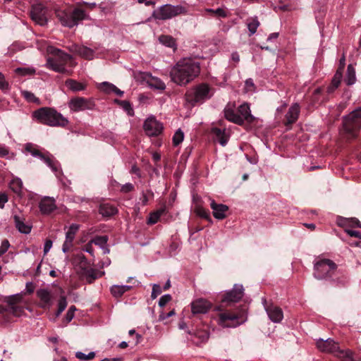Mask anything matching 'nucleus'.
Here are the masks:
<instances>
[{
  "label": "nucleus",
  "mask_w": 361,
  "mask_h": 361,
  "mask_svg": "<svg viewBox=\"0 0 361 361\" xmlns=\"http://www.w3.org/2000/svg\"><path fill=\"white\" fill-rule=\"evenodd\" d=\"M16 71L22 75H32L35 73V70L32 68H19L16 69Z\"/></svg>",
  "instance_id": "53"
},
{
  "label": "nucleus",
  "mask_w": 361,
  "mask_h": 361,
  "mask_svg": "<svg viewBox=\"0 0 361 361\" xmlns=\"http://www.w3.org/2000/svg\"><path fill=\"white\" fill-rule=\"evenodd\" d=\"M161 293V288L159 284H154L152 286V291L151 297L152 299H155Z\"/></svg>",
  "instance_id": "52"
},
{
  "label": "nucleus",
  "mask_w": 361,
  "mask_h": 361,
  "mask_svg": "<svg viewBox=\"0 0 361 361\" xmlns=\"http://www.w3.org/2000/svg\"><path fill=\"white\" fill-rule=\"evenodd\" d=\"M214 93V89L208 84L201 83L188 92L186 97L188 102L195 105L210 99Z\"/></svg>",
  "instance_id": "7"
},
{
  "label": "nucleus",
  "mask_w": 361,
  "mask_h": 361,
  "mask_svg": "<svg viewBox=\"0 0 361 361\" xmlns=\"http://www.w3.org/2000/svg\"><path fill=\"white\" fill-rule=\"evenodd\" d=\"M117 209L109 203H102L99 205V213L104 217H111L117 213Z\"/></svg>",
  "instance_id": "29"
},
{
  "label": "nucleus",
  "mask_w": 361,
  "mask_h": 361,
  "mask_svg": "<svg viewBox=\"0 0 361 361\" xmlns=\"http://www.w3.org/2000/svg\"><path fill=\"white\" fill-rule=\"evenodd\" d=\"M159 42L164 45L169 47H173L176 45L175 40L169 35H161L159 38Z\"/></svg>",
  "instance_id": "42"
},
{
  "label": "nucleus",
  "mask_w": 361,
  "mask_h": 361,
  "mask_svg": "<svg viewBox=\"0 0 361 361\" xmlns=\"http://www.w3.org/2000/svg\"><path fill=\"white\" fill-rule=\"evenodd\" d=\"M114 87H115V85L109 82H103L99 83L98 85V88L101 91H102L106 94L111 93L113 92Z\"/></svg>",
  "instance_id": "43"
},
{
  "label": "nucleus",
  "mask_w": 361,
  "mask_h": 361,
  "mask_svg": "<svg viewBox=\"0 0 361 361\" xmlns=\"http://www.w3.org/2000/svg\"><path fill=\"white\" fill-rule=\"evenodd\" d=\"M68 49L70 51L78 54L85 59L91 60L94 57V51L87 47L73 44Z\"/></svg>",
  "instance_id": "21"
},
{
  "label": "nucleus",
  "mask_w": 361,
  "mask_h": 361,
  "mask_svg": "<svg viewBox=\"0 0 361 361\" xmlns=\"http://www.w3.org/2000/svg\"><path fill=\"white\" fill-rule=\"evenodd\" d=\"M34 117L41 123L49 126H66L68 121L54 109L42 107L34 111Z\"/></svg>",
  "instance_id": "3"
},
{
  "label": "nucleus",
  "mask_w": 361,
  "mask_h": 361,
  "mask_svg": "<svg viewBox=\"0 0 361 361\" xmlns=\"http://www.w3.org/2000/svg\"><path fill=\"white\" fill-rule=\"evenodd\" d=\"M338 226L341 227H346L348 226H357L361 228V223L356 218L347 219L342 216H338L336 219Z\"/></svg>",
  "instance_id": "30"
},
{
  "label": "nucleus",
  "mask_w": 361,
  "mask_h": 361,
  "mask_svg": "<svg viewBox=\"0 0 361 361\" xmlns=\"http://www.w3.org/2000/svg\"><path fill=\"white\" fill-rule=\"evenodd\" d=\"M341 78L342 72L340 70H337L332 79L331 84L327 87L328 93H332L338 87L341 83Z\"/></svg>",
  "instance_id": "34"
},
{
  "label": "nucleus",
  "mask_w": 361,
  "mask_h": 361,
  "mask_svg": "<svg viewBox=\"0 0 361 361\" xmlns=\"http://www.w3.org/2000/svg\"><path fill=\"white\" fill-rule=\"evenodd\" d=\"M283 318L282 309L272 305V322H280Z\"/></svg>",
  "instance_id": "39"
},
{
  "label": "nucleus",
  "mask_w": 361,
  "mask_h": 361,
  "mask_svg": "<svg viewBox=\"0 0 361 361\" xmlns=\"http://www.w3.org/2000/svg\"><path fill=\"white\" fill-rule=\"evenodd\" d=\"M345 232L351 238L355 240L350 242V245L355 247H361V234L359 231H354L349 228H345Z\"/></svg>",
  "instance_id": "32"
},
{
  "label": "nucleus",
  "mask_w": 361,
  "mask_h": 361,
  "mask_svg": "<svg viewBox=\"0 0 361 361\" xmlns=\"http://www.w3.org/2000/svg\"><path fill=\"white\" fill-rule=\"evenodd\" d=\"M300 114V106L295 103L293 104L288 109L286 114V125H291L294 123L298 118Z\"/></svg>",
  "instance_id": "26"
},
{
  "label": "nucleus",
  "mask_w": 361,
  "mask_h": 361,
  "mask_svg": "<svg viewBox=\"0 0 361 361\" xmlns=\"http://www.w3.org/2000/svg\"><path fill=\"white\" fill-rule=\"evenodd\" d=\"M107 235L97 236L89 242V245H91L92 243L100 248H104L107 243Z\"/></svg>",
  "instance_id": "40"
},
{
  "label": "nucleus",
  "mask_w": 361,
  "mask_h": 361,
  "mask_svg": "<svg viewBox=\"0 0 361 361\" xmlns=\"http://www.w3.org/2000/svg\"><path fill=\"white\" fill-rule=\"evenodd\" d=\"M79 229V225L76 224H71L66 233V240L62 248H70L73 245V240Z\"/></svg>",
  "instance_id": "25"
},
{
  "label": "nucleus",
  "mask_w": 361,
  "mask_h": 361,
  "mask_svg": "<svg viewBox=\"0 0 361 361\" xmlns=\"http://www.w3.org/2000/svg\"><path fill=\"white\" fill-rule=\"evenodd\" d=\"M144 130L149 136H156L162 131V124L154 117L147 118L143 126Z\"/></svg>",
  "instance_id": "15"
},
{
  "label": "nucleus",
  "mask_w": 361,
  "mask_h": 361,
  "mask_svg": "<svg viewBox=\"0 0 361 361\" xmlns=\"http://www.w3.org/2000/svg\"><path fill=\"white\" fill-rule=\"evenodd\" d=\"M23 181L19 178H13L11 182V188L16 193L21 192Z\"/></svg>",
  "instance_id": "41"
},
{
  "label": "nucleus",
  "mask_w": 361,
  "mask_h": 361,
  "mask_svg": "<svg viewBox=\"0 0 361 361\" xmlns=\"http://www.w3.org/2000/svg\"><path fill=\"white\" fill-rule=\"evenodd\" d=\"M8 87V83L6 82L4 77L1 73H0V87L5 89Z\"/></svg>",
  "instance_id": "59"
},
{
  "label": "nucleus",
  "mask_w": 361,
  "mask_h": 361,
  "mask_svg": "<svg viewBox=\"0 0 361 361\" xmlns=\"http://www.w3.org/2000/svg\"><path fill=\"white\" fill-rule=\"evenodd\" d=\"M184 138V134L183 132L178 129L176 131L173 136V144L174 146H178L179 144H180Z\"/></svg>",
  "instance_id": "44"
},
{
  "label": "nucleus",
  "mask_w": 361,
  "mask_h": 361,
  "mask_svg": "<svg viewBox=\"0 0 361 361\" xmlns=\"http://www.w3.org/2000/svg\"><path fill=\"white\" fill-rule=\"evenodd\" d=\"M75 357L80 360H90L95 357V353L94 352H90L86 355L82 352L78 351L75 353Z\"/></svg>",
  "instance_id": "48"
},
{
  "label": "nucleus",
  "mask_w": 361,
  "mask_h": 361,
  "mask_svg": "<svg viewBox=\"0 0 361 361\" xmlns=\"http://www.w3.org/2000/svg\"><path fill=\"white\" fill-rule=\"evenodd\" d=\"M8 154V150L4 147H0V156L5 157Z\"/></svg>",
  "instance_id": "64"
},
{
  "label": "nucleus",
  "mask_w": 361,
  "mask_h": 361,
  "mask_svg": "<svg viewBox=\"0 0 361 361\" xmlns=\"http://www.w3.org/2000/svg\"><path fill=\"white\" fill-rule=\"evenodd\" d=\"M16 226L18 230L23 233L27 234L31 231V226L24 223V221L18 216H14Z\"/></svg>",
  "instance_id": "36"
},
{
  "label": "nucleus",
  "mask_w": 361,
  "mask_h": 361,
  "mask_svg": "<svg viewBox=\"0 0 361 361\" xmlns=\"http://www.w3.org/2000/svg\"><path fill=\"white\" fill-rule=\"evenodd\" d=\"M337 269V265L331 259H319L314 263V276L317 279H331Z\"/></svg>",
  "instance_id": "8"
},
{
  "label": "nucleus",
  "mask_w": 361,
  "mask_h": 361,
  "mask_svg": "<svg viewBox=\"0 0 361 361\" xmlns=\"http://www.w3.org/2000/svg\"><path fill=\"white\" fill-rule=\"evenodd\" d=\"M133 189H134L133 185L128 183H126L123 185H122L121 190V192L126 193V192L132 191Z\"/></svg>",
  "instance_id": "56"
},
{
  "label": "nucleus",
  "mask_w": 361,
  "mask_h": 361,
  "mask_svg": "<svg viewBox=\"0 0 361 361\" xmlns=\"http://www.w3.org/2000/svg\"><path fill=\"white\" fill-rule=\"evenodd\" d=\"M5 313L8 314V305L7 303L6 305H0V314H4Z\"/></svg>",
  "instance_id": "63"
},
{
  "label": "nucleus",
  "mask_w": 361,
  "mask_h": 361,
  "mask_svg": "<svg viewBox=\"0 0 361 361\" xmlns=\"http://www.w3.org/2000/svg\"><path fill=\"white\" fill-rule=\"evenodd\" d=\"M160 216L158 215V214H157L155 212L152 213L148 219V224H156L159 219Z\"/></svg>",
  "instance_id": "55"
},
{
  "label": "nucleus",
  "mask_w": 361,
  "mask_h": 361,
  "mask_svg": "<svg viewBox=\"0 0 361 361\" xmlns=\"http://www.w3.org/2000/svg\"><path fill=\"white\" fill-rule=\"evenodd\" d=\"M145 80L148 86L152 89L164 90L166 89L165 83L159 78L152 76L151 74H146Z\"/></svg>",
  "instance_id": "24"
},
{
  "label": "nucleus",
  "mask_w": 361,
  "mask_h": 361,
  "mask_svg": "<svg viewBox=\"0 0 361 361\" xmlns=\"http://www.w3.org/2000/svg\"><path fill=\"white\" fill-rule=\"evenodd\" d=\"M66 86L73 92L81 91L85 89V85L75 80L68 79L66 81Z\"/></svg>",
  "instance_id": "38"
},
{
  "label": "nucleus",
  "mask_w": 361,
  "mask_h": 361,
  "mask_svg": "<svg viewBox=\"0 0 361 361\" xmlns=\"http://www.w3.org/2000/svg\"><path fill=\"white\" fill-rule=\"evenodd\" d=\"M210 207L213 210V215L217 219H224L226 216V212L228 207L223 204H217L214 200H212Z\"/></svg>",
  "instance_id": "23"
},
{
  "label": "nucleus",
  "mask_w": 361,
  "mask_h": 361,
  "mask_svg": "<svg viewBox=\"0 0 361 361\" xmlns=\"http://www.w3.org/2000/svg\"><path fill=\"white\" fill-rule=\"evenodd\" d=\"M212 133L215 137V139L222 145L225 146L228 140V133L224 128L221 129L216 127L212 128Z\"/></svg>",
  "instance_id": "28"
},
{
  "label": "nucleus",
  "mask_w": 361,
  "mask_h": 361,
  "mask_svg": "<svg viewBox=\"0 0 361 361\" xmlns=\"http://www.w3.org/2000/svg\"><path fill=\"white\" fill-rule=\"evenodd\" d=\"M200 73V63L190 58L178 61L170 71L171 80L178 85H185Z\"/></svg>",
  "instance_id": "1"
},
{
  "label": "nucleus",
  "mask_w": 361,
  "mask_h": 361,
  "mask_svg": "<svg viewBox=\"0 0 361 361\" xmlns=\"http://www.w3.org/2000/svg\"><path fill=\"white\" fill-rule=\"evenodd\" d=\"M67 301L66 298L63 296L61 297L58 302V310L56 312V317H58L66 308Z\"/></svg>",
  "instance_id": "46"
},
{
  "label": "nucleus",
  "mask_w": 361,
  "mask_h": 361,
  "mask_svg": "<svg viewBox=\"0 0 361 361\" xmlns=\"http://www.w3.org/2000/svg\"><path fill=\"white\" fill-rule=\"evenodd\" d=\"M211 307V303L202 298L197 299L191 303V310L193 314H206Z\"/></svg>",
  "instance_id": "20"
},
{
  "label": "nucleus",
  "mask_w": 361,
  "mask_h": 361,
  "mask_svg": "<svg viewBox=\"0 0 361 361\" xmlns=\"http://www.w3.org/2000/svg\"><path fill=\"white\" fill-rule=\"evenodd\" d=\"M153 194L149 191L147 192H142L141 194V197H140V204L142 206L146 205L148 203L149 201V197L152 196Z\"/></svg>",
  "instance_id": "50"
},
{
  "label": "nucleus",
  "mask_w": 361,
  "mask_h": 361,
  "mask_svg": "<svg viewBox=\"0 0 361 361\" xmlns=\"http://www.w3.org/2000/svg\"><path fill=\"white\" fill-rule=\"evenodd\" d=\"M131 288L132 286L128 285H114L111 288V293L114 297L119 298Z\"/></svg>",
  "instance_id": "33"
},
{
  "label": "nucleus",
  "mask_w": 361,
  "mask_h": 361,
  "mask_svg": "<svg viewBox=\"0 0 361 361\" xmlns=\"http://www.w3.org/2000/svg\"><path fill=\"white\" fill-rule=\"evenodd\" d=\"M22 94L24 96V97L29 102H35L37 100L34 94L30 92L23 91Z\"/></svg>",
  "instance_id": "54"
},
{
  "label": "nucleus",
  "mask_w": 361,
  "mask_h": 361,
  "mask_svg": "<svg viewBox=\"0 0 361 361\" xmlns=\"http://www.w3.org/2000/svg\"><path fill=\"white\" fill-rule=\"evenodd\" d=\"M231 60L236 63L240 61V56L238 52L235 51L231 54Z\"/></svg>",
  "instance_id": "61"
},
{
  "label": "nucleus",
  "mask_w": 361,
  "mask_h": 361,
  "mask_svg": "<svg viewBox=\"0 0 361 361\" xmlns=\"http://www.w3.org/2000/svg\"><path fill=\"white\" fill-rule=\"evenodd\" d=\"M73 263L75 271L79 274L83 276L89 273L90 264L83 255H78L75 256Z\"/></svg>",
  "instance_id": "18"
},
{
  "label": "nucleus",
  "mask_w": 361,
  "mask_h": 361,
  "mask_svg": "<svg viewBox=\"0 0 361 361\" xmlns=\"http://www.w3.org/2000/svg\"><path fill=\"white\" fill-rule=\"evenodd\" d=\"M224 116L228 121L238 125H242L241 118L238 116V112H235L233 109L226 108L224 110Z\"/></svg>",
  "instance_id": "31"
},
{
  "label": "nucleus",
  "mask_w": 361,
  "mask_h": 361,
  "mask_svg": "<svg viewBox=\"0 0 361 361\" xmlns=\"http://www.w3.org/2000/svg\"><path fill=\"white\" fill-rule=\"evenodd\" d=\"M344 82L348 85H352L356 82L355 70L351 64L348 66L346 76L344 79Z\"/></svg>",
  "instance_id": "35"
},
{
  "label": "nucleus",
  "mask_w": 361,
  "mask_h": 361,
  "mask_svg": "<svg viewBox=\"0 0 361 361\" xmlns=\"http://www.w3.org/2000/svg\"><path fill=\"white\" fill-rule=\"evenodd\" d=\"M47 11L41 4H35L32 6L30 16L32 19L40 25H44L47 19L46 17Z\"/></svg>",
  "instance_id": "16"
},
{
  "label": "nucleus",
  "mask_w": 361,
  "mask_h": 361,
  "mask_svg": "<svg viewBox=\"0 0 361 361\" xmlns=\"http://www.w3.org/2000/svg\"><path fill=\"white\" fill-rule=\"evenodd\" d=\"M74 316L75 314H73V313L67 312L64 319L66 324L69 323L74 318Z\"/></svg>",
  "instance_id": "60"
},
{
  "label": "nucleus",
  "mask_w": 361,
  "mask_h": 361,
  "mask_svg": "<svg viewBox=\"0 0 361 361\" xmlns=\"http://www.w3.org/2000/svg\"><path fill=\"white\" fill-rule=\"evenodd\" d=\"M137 2L139 4H145L147 6L155 5V2L151 0H137Z\"/></svg>",
  "instance_id": "62"
},
{
  "label": "nucleus",
  "mask_w": 361,
  "mask_h": 361,
  "mask_svg": "<svg viewBox=\"0 0 361 361\" xmlns=\"http://www.w3.org/2000/svg\"><path fill=\"white\" fill-rule=\"evenodd\" d=\"M245 319L242 315L230 312H223L219 314V323L223 327H235L243 324Z\"/></svg>",
  "instance_id": "13"
},
{
  "label": "nucleus",
  "mask_w": 361,
  "mask_h": 361,
  "mask_svg": "<svg viewBox=\"0 0 361 361\" xmlns=\"http://www.w3.org/2000/svg\"><path fill=\"white\" fill-rule=\"evenodd\" d=\"M35 285L32 282H27L25 286V290L27 293H32L35 290Z\"/></svg>",
  "instance_id": "57"
},
{
  "label": "nucleus",
  "mask_w": 361,
  "mask_h": 361,
  "mask_svg": "<svg viewBox=\"0 0 361 361\" xmlns=\"http://www.w3.org/2000/svg\"><path fill=\"white\" fill-rule=\"evenodd\" d=\"M361 128V108H358L343 118V129L352 137Z\"/></svg>",
  "instance_id": "9"
},
{
  "label": "nucleus",
  "mask_w": 361,
  "mask_h": 361,
  "mask_svg": "<svg viewBox=\"0 0 361 361\" xmlns=\"http://www.w3.org/2000/svg\"><path fill=\"white\" fill-rule=\"evenodd\" d=\"M95 104L93 99L76 97L72 98L68 102V107L73 112L92 110Z\"/></svg>",
  "instance_id": "11"
},
{
  "label": "nucleus",
  "mask_w": 361,
  "mask_h": 361,
  "mask_svg": "<svg viewBox=\"0 0 361 361\" xmlns=\"http://www.w3.org/2000/svg\"><path fill=\"white\" fill-rule=\"evenodd\" d=\"M49 51L53 54V56L47 59V67L55 72L71 75L72 71L67 67L73 68L76 65L73 57L60 49L52 47L49 49Z\"/></svg>",
  "instance_id": "2"
},
{
  "label": "nucleus",
  "mask_w": 361,
  "mask_h": 361,
  "mask_svg": "<svg viewBox=\"0 0 361 361\" xmlns=\"http://www.w3.org/2000/svg\"><path fill=\"white\" fill-rule=\"evenodd\" d=\"M188 333L191 336L192 341L196 345H200L209 338L208 326L204 324L202 327L197 326L195 329H192L191 331H188Z\"/></svg>",
  "instance_id": "14"
},
{
  "label": "nucleus",
  "mask_w": 361,
  "mask_h": 361,
  "mask_svg": "<svg viewBox=\"0 0 361 361\" xmlns=\"http://www.w3.org/2000/svg\"><path fill=\"white\" fill-rule=\"evenodd\" d=\"M56 15L62 25L70 28L78 25L80 21L88 18L85 11L79 7L75 8L71 12L58 10Z\"/></svg>",
  "instance_id": "5"
},
{
  "label": "nucleus",
  "mask_w": 361,
  "mask_h": 361,
  "mask_svg": "<svg viewBox=\"0 0 361 361\" xmlns=\"http://www.w3.org/2000/svg\"><path fill=\"white\" fill-rule=\"evenodd\" d=\"M207 13H209L214 16H216L220 18H226L227 16V12L221 8H219L216 10L212 9V8H207L205 10Z\"/></svg>",
  "instance_id": "47"
},
{
  "label": "nucleus",
  "mask_w": 361,
  "mask_h": 361,
  "mask_svg": "<svg viewBox=\"0 0 361 361\" xmlns=\"http://www.w3.org/2000/svg\"><path fill=\"white\" fill-rule=\"evenodd\" d=\"M25 149L30 152L33 157H38L42 160L54 172H58L59 169V165L58 161L54 159L53 156L47 152L45 154L42 153L38 149L34 148L31 145L28 144L26 145Z\"/></svg>",
  "instance_id": "12"
},
{
  "label": "nucleus",
  "mask_w": 361,
  "mask_h": 361,
  "mask_svg": "<svg viewBox=\"0 0 361 361\" xmlns=\"http://www.w3.org/2000/svg\"><path fill=\"white\" fill-rule=\"evenodd\" d=\"M121 106L127 112L129 116H133L134 114L133 109L130 103L128 101H121L120 102Z\"/></svg>",
  "instance_id": "49"
},
{
  "label": "nucleus",
  "mask_w": 361,
  "mask_h": 361,
  "mask_svg": "<svg viewBox=\"0 0 361 361\" xmlns=\"http://www.w3.org/2000/svg\"><path fill=\"white\" fill-rule=\"evenodd\" d=\"M23 298L20 294L8 296L5 302L8 305V314L14 317H20L25 312V306L23 304Z\"/></svg>",
  "instance_id": "10"
},
{
  "label": "nucleus",
  "mask_w": 361,
  "mask_h": 361,
  "mask_svg": "<svg viewBox=\"0 0 361 361\" xmlns=\"http://www.w3.org/2000/svg\"><path fill=\"white\" fill-rule=\"evenodd\" d=\"M237 112L238 114V116L242 120V124L244 123V121L250 123L254 120V117L250 113V106L246 103L241 104L238 107Z\"/></svg>",
  "instance_id": "27"
},
{
  "label": "nucleus",
  "mask_w": 361,
  "mask_h": 361,
  "mask_svg": "<svg viewBox=\"0 0 361 361\" xmlns=\"http://www.w3.org/2000/svg\"><path fill=\"white\" fill-rule=\"evenodd\" d=\"M188 7L184 5L165 4L160 6L152 13V17L158 20H168L179 15H186Z\"/></svg>",
  "instance_id": "6"
},
{
  "label": "nucleus",
  "mask_w": 361,
  "mask_h": 361,
  "mask_svg": "<svg viewBox=\"0 0 361 361\" xmlns=\"http://www.w3.org/2000/svg\"><path fill=\"white\" fill-rule=\"evenodd\" d=\"M317 346L322 352L334 354L341 361H360V358L354 352L349 349L341 350L338 344L332 339H321L317 342Z\"/></svg>",
  "instance_id": "4"
},
{
  "label": "nucleus",
  "mask_w": 361,
  "mask_h": 361,
  "mask_svg": "<svg viewBox=\"0 0 361 361\" xmlns=\"http://www.w3.org/2000/svg\"><path fill=\"white\" fill-rule=\"evenodd\" d=\"M39 207L42 214H49L56 209V206L54 199L49 197H45L41 200Z\"/></svg>",
  "instance_id": "22"
},
{
  "label": "nucleus",
  "mask_w": 361,
  "mask_h": 361,
  "mask_svg": "<svg viewBox=\"0 0 361 361\" xmlns=\"http://www.w3.org/2000/svg\"><path fill=\"white\" fill-rule=\"evenodd\" d=\"M243 286L241 284H235L233 289L227 292L223 299L224 302H235L243 296Z\"/></svg>",
  "instance_id": "19"
},
{
  "label": "nucleus",
  "mask_w": 361,
  "mask_h": 361,
  "mask_svg": "<svg viewBox=\"0 0 361 361\" xmlns=\"http://www.w3.org/2000/svg\"><path fill=\"white\" fill-rule=\"evenodd\" d=\"M171 300V295L165 294L162 295L159 300V305L161 307H164Z\"/></svg>",
  "instance_id": "51"
},
{
  "label": "nucleus",
  "mask_w": 361,
  "mask_h": 361,
  "mask_svg": "<svg viewBox=\"0 0 361 361\" xmlns=\"http://www.w3.org/2000/svg\"><path fill=\"white\" fill-rule=\"evenodd\" d=\"M246 25L248 28L250 35L251 36L256 32L257 27L259 25V22L257 17L249 18L247 20Z\"/></svg>",
  "instance_id": "37"
},
{
  "label": "nucleus",
  "mask_w": 361,
  "mask_h": 361,
  "mask_svg": "<svg viewBox=\"0 0 361 361\" xmlns=\"http://www.w3.org/2000/svg\"><path fill=\"white\" fill-rule=\"evenodd\" d=\"M256 90L255 85L251 78H248L245 82L244 91L246 93H253Z\"/></svg>",
  "instance_id": "45"
},
{
  "label": "nucleus",
  "mask_w": 361,
  "mask_h": 361,
  "mask_svg": "<svg viewBox=\"0 0 361 361\" xmlns=\"http://www.w3.org/2000/svg\"><path fill=\"white\" fill-rule=\"evenodd\" d=\"M8 202V197L5 194H0V208L4 207L5 203Z\"/></svg>",
  "instance_id": "58"
},
{
  "label": "nucleus",
  "mask_w": 361,
  "mask_h": 361,
  "mask_svg": "<svg viewBox=\"0 0 361 361\" xmlns=\"http://www.w3.org/2000/svg\"><path fill=\"white\" fill-rule=\"evenodd\" d=\"M37 296L39 299V306L44 309H49L54 302V295L47 288H40L37 290Z\"/></svg>",
  "instance_id": "17"
}]
</instances>
